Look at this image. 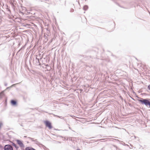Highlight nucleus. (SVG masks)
I'll return each instance as SVG.
<instances>
[{
	"label": "nucleus",
	"instance_id": "nucleus-1",
	"mask_svg": "<svg viewBox=\"0 0 150 150\" xmlns=\"http://www.w3.org/2000/svg\"><path fill=\"white\" fill-rule=\"evenodd\" d=\"M150 100L148 99H143L141 98L140 99L138 100L142 105H145L147 107L150 108Z\"/></svg>",
	"mask_w": 150,
	"mask_h": 150
},
{
	"label": "nucleus",
	"instance_id": "nucleus-2",
	"mask_svg": "<svg viewBox=\"0 0 150 150\" xmlns=\"http://www.w3.org/2000/svg\"><path fill=\"white\" fill-rule=\"evenodd\" d=\"M4 149V150H13V147L9 144L5 145Z\"/></svg>",
	"mask_w": 150,
	"mask_h": 150
},
{
	"label": "nucleus",
	"instance_id": "nucleus-3",
	"mask_svg": "<svg viewBox=\"0 0 150 150\" xmlns=\"http://www.w3.org/2000/svg\"><path fill=\"white\" fill-rule=\"evenodd\" d=\"M16 141L17 143L19 145L21 148H22L24 147V145L21 141L18 139H17Z\"/></svg>",
	"mask_w": 150,
	"mask_h": 150
},
{
	"label": "nucleus",
	"instance_id": "nucleus-4",
	"mask_svg": "<svg viewBox=\"0 0 150 150\" xmlns=\"http://www.w3.org/2000/svg\"><path fill=\"white\" fill-rule=\"evenodd\" d=\"M46 127H48L49 129H51L52 128L51 123L49 121H46L44 122Z\"/></svg>",
	"mask_w": 150,
	"mask_h": 150
},
{
	"label": "nucleus",
	"instance_id": "nucleus-5",
	"mask_svg": "<svg viewBox=\"0 0 150 150\" xmlns=\"http://www.w3.org/2000/svg\"><path fill=\"white\" fill-rule=\"evenodd\" d=\"M11 104L13 105H16L17 102L16 101L14 100H12L11 101Z\"/></svg>",
	"mask_w": 150,
	"mask_h": 150
},
{
	"label": "nucleus",
	"instance_id": "nucleus-6",
	"mask_svg": "<svg viewBox=\"0 0 150 150\" xmlns=\"http://www.w3.org/2000/svg\"><path fill=\"white\" fill-rule=\"evenodd\" d=\"M12 145L16 148V150H18L19 148V147L16 144L13 142H12Z\"/></svg>",
	"mask_w": 150,
	"mask_h": 150
},
{
	"label": "nucleus",
	"instance_id": "nucleus-7",
	"mask_svg": "<svg viewBox=\"0 0 150 150\" xmlns=\"http://www.w3.org/2000/svg\"><path fill=\"white\" fill-rule=\"evenodd\" d=\"M88 8V7L87 5H85L83 7V9L84 10L86 11Z\"/></svg>",
	"mask_w": 150,
	"mask_h": 150
},
{
	"label": "nucleus",
	"instance_id": "nucleus-8",
	"mask_svg": "<svg viewBox=\"0 0 150 150\" xmlns=\"http://www.w3.org/2000/svg\"><path fill=\"white\" fill-rule=\"evenodd\" d=\"M32 141L35 142V143L37 144H39V142L38 141V140L36 139H35L34 140H32Z\"/></svg>",
	"mask_w": 150,
	"mask_h": 150
},
{
	"label": "nucleus",
	"instance_id": "nucleus-9",
	"mask_svg": "<svg viewBox=\"0 0 150 150\" xmlns=\"http://www.w3.org/2000/svg\"><path fill=\"white\" fill-rule=\"evenodd\" d=\"M4 92L2 91L0 93V98H1L3 95H4Z\"/></svg>",
	"mask_w": 150,
	"mask_h": 150
},
{
	"label": "nucleus",
	"instance_id": "nucleus-10",
	"mask_svg": "<svg viewBox=\"0 0 150 150\" xmlns=\"http://www.w3.org/2000/svg\"><path fill=\"white\" fill-rule=\"evenodd\" d=\"M16 1L15 0H13V2H12V5L13 6L14 4H15V2H16Z\"/></svg>",
	"mask_w": 150,
	"mask_h": 150
},
{
	"label": "nucleus",
	"instance_id": "nucleus-11",
	"mask_svg": "<svg viewBox=\"0 0 150 150\" xmlns=\"http://www.w3.org/2000/svg\"><path fill=\"white\" fill-rule=\"evenodd\" d=\"M56 116L58 117H59L61 119H64V117H62V116H58V115H56Z\"/></svg>",
	"mask_w": 150,
	"mask_h": 150
},
{
	"label": "nucleus",
	"instance_id": "nucleus-12",
	"mask_svg": "<svg viewBox=\"0 0 150 150\" xmlns=\"http://www.w3.org/2000/svg\"><path fill=\"white\" fill-rule=\"evenodd\" d=\"M28 138L31 140L32 141V140H34V138H31L30 137H28Z\"/></svg>",
	"mask_w": 150,
	"mask_h": 150
},
{
	"label": "nucleus",
	"instance_id": "nucleus-13",
	"mask_svg": "<svg viewBox=\"0 0 150 150\" xmlns=\"http://www.w3.org/2000/svg\"><path fill=\"white\" fill-rule=\"evenodd\" d=\"M148 88L150 90V85H149L148 87Z\"/></svg>",
	"mask_w": 150,
	"mask_h": 150
},
{
	"label": "nucleus",
	"instance_id": "nucleus-14",
	"mask_svg": "<svg viewBox=\"0 0 150 150\" xmlns=\"http://www.w3.org/2000/svg\"><path fill=\"white\" fill-rule=\"evenodd\" d=\"M74 11V10L73 9H71L70 10V11L71 12H73Z\"/></svg>",
	"mask_w": 150,
	"mask_h": 150
},
{
	"label": "nucleus",
	"instance_id": "nucleus-15",
	"mask_svg": "<svg viewBox=\"0 0 150 150\" xmlns=\"http://www.w3.org/2000/svg\"><path fill=\"white\" fill-rule=\"evenodd\" d=\"M36 59L37 60L38 62H39V59L38 58H37V57H36Z\"/></svg>",
	"mask_w": 150,
	"mask_h": 150
},
{
	"label": "nucleus",
	"instance_id": "nucleus-16",
	"mask_svg": "<svg viewBox=\"0 0 150 150\" xmlns=\"http://www.w3.org/2000/svg\"><path fill=\"white\" fill-rule=\"evenodd\" d=\"M2 125V123H0V129H1V126Z\"/></svg>",
	"mask_w": 150,
	"mask_h": 150
},
{
	"label": "nucleus",
	"instance_id": "nucleus-17",
	"mask_svg": "<svg viewBox=\"0 0 150 150\" xmlns=\"http://www.w3.org/2000/svg\"><path fill=\"white\" fill-rule=\"evenodd\" d=\"M16 84H14L12 85L11 86V87H12V86H13L14 85H16Z\"/></svg>",
	"mask_w": 150,
	"mask_h": 150
},
{
	"label": "nucleus",
	"instance_id": "nucleus-18",
	"mask_svg": "<svg viewBox=\"0 0 150 150\" xmlns=\"http://www.w3.org/2000/svg\"><path fill=\"white\" fill-rule=\"evenodd\" d=\"M43 1H46V0H41V1L42 2Z\"/></svg>",
	"mask_w": 150,
	"mask_h": 150
},
{
	"label": "nucleus",
	"instance_id": "nucleus-19",
	"mask_svg": "<svg viewBox=\"0 0 150 150\" xmlns=\"http://www.w3.org/2000/svg\"><path fill=\"white\" fill-rule=\"evenodd\" d=\"M5 86H7V83H5Z\"/></svg>",
	"mask_w": 150,
	"mask_h": 150
},
{
	"label": "nucleus",
	"instance_id": "nucleus-20",
	"mask_svg": "<svg viewBox=\"0 0 150 150\" xmlns=\"http://www.w3.org/2000/svg\"><path fill=\"white\" fill-rule=\"evenodd\" d=\"M24 137H26V136H24Z\"/></svg>",
	"mask_w": 150,
	"mask_h": 150
},
{
	"label": "nucleus",
	"instance_id": "nucleus-21",
	"mask_svg": "<svg viewBox=\"0 0 150 150\" xmlns=\"http://www.w3.org/2000/svg\"><path fill=\"white\" fill-rule=\"evenodd\" d=\"M76 150H81L80 149H77Z\"/></svg>",
	"mask_w": 150,
	"mask_h": 150
},
{
	"label": "nucleus",
	"instance_id": "nucleus-22",
	"mask_svg": "<svg viewBox=\"0 0 150 150\" xmlns=\"http://www.w3.org/2000/svg\"><path fill=\"white\" fill-rule=\"evenodd\" d=\"M9 88V87H7V89H8V88Z\"/></svg>",
	"mask_w": 150,
	"mask_h": 150
}]
</instances>
